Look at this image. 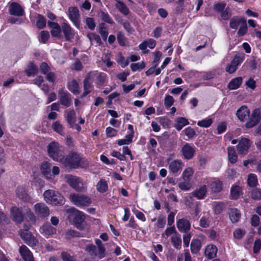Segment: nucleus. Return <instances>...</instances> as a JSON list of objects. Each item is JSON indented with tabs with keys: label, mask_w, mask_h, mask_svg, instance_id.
Segmentation results:
<instances>
[{
	"label": "nucleus",
	"mask_w": 261,
	"mask_h": 261,
	"mask_svg": "<svg viewBox=\"0 0 261 261\" xmlns=\"http://www.w3.org/2000/svg\"><path fill=\"white\" fill-rule=\"evenodd\" d=\"M217 251V248L215 245H207L205 249V256L208 259H212L213 258H214L216 256Z\"/></svg>",
	"instance_id": "24"
},
{
	"label": "nucleus",
	"mask_w": 261,
	"mask_h": 261,
	"mask_svg": "<svg viewBox=\"0 0 261 261\" xmlns=\"http://www.w3.org/2000/svg\"><path fill=\"white\" fill-rule=\"evenodd\" d=\"M116 8L124 15H127L129 13V10L127 6L122 2H119L115 5Z\"/></svg>",
	"instance_id": "37"
},
{
	"label": "nucleus",
	"mask_w": 261,
	"mask_h": 261,
	"mask_svg": "<svg viewBox=\"0 0 261 261\" xmlns=\"http://www.w3.org/2000/svg\"><path fill=\"white\" fill-rule=\"evenodd\" d=\"M174 99L172 96L168 95L165 96L164 104L166 107L169 108L173 103Z\"/></svg>",
	"instance_id": "64"
},
{
	"label": "nucleus",
	"mask_w": 261,
	"mask_h": 261,
	"mask_svg": "<svg viewBox=\"0 0 261 261\" xmlns=\"http://www.w3.org/2000/svg\"><path fill=\"white\" fill-rule=\"evenodd\" d=\"M242 193V189L238 186H233L231 188L230 195L232 199H238Z\"/></svg>",
	"instance_id": "33"
},
{
	"label": "nucleus",
	"mask_w": 261,
	"mask_h": 261,
	"mask_svg": "<svg viewBox=\"0 0 261 261\" xmlns=\"http://www.w3.org/2000/svg\"><path fill=\"white\" fill-rule=\"evenodd\" d=\"M100 16L101 19L106 22L110 24L114 23V21L107 13L101 11L100 12Z\"/></svg>",
	"instance_id": "48"
},
{
	"label": "nucleus",
	"mask_w": 261,
	"mask_h": 261,
	"mask_svg": "<svg viewBox=\"0 0 261 261\" xmlns=\"http://www.w3.org/2000/svg\"><path fill=\"white\" fill-rule=\"evenodd\" d=\"M171 242L173 246L177 249H180L181 246V239L178 234H175L172 236Z\"/></svg>",
	"instance_id": "31"
},
{
	"label": "nucleus",
	"mask_w": 261,
	"mask_h": 261,
	"mask_svg": "<svg viewBox=\"0 0 261 261\" xmlns=\"http://www.w3.org/2000/svg\"><path fill=\"white\" fill-rule=\"evenodd\" d=\"M176 225L178 230L181 233H187V232H190V222L185 218H181L177 220Z\"/></svg>",
	"instance_id": "13"
},
{
	"label": "nucleus",
	"mask_w": 261,
	"mask_h": 261,
	"mask_svg": "<svg viewBox=\"0 0 261 261\" xmlns=\"http://www.w3.org/2000/svg\"><path fill=\"white\" fill-rule=\"evenodd\" d=\"M260 119L259 110L256 109L254 110L249 121L246 123V127L248 128L253 127L259 122Z\"/></svg>",
	"instance_id": "14"
},
{
	"label": "nucleus",
	"mask_w": 261,
	"mask_h": 261,
	"mask_svg": "<svg viewBox=\"0 0 261 261\" xmlns=\"http://www.w3.org/2000/svg\"><path fill=\"white\" fill-rule=\"evenodd\" d=\"M69 185L77 191H84L86 189L87 185L82 180H68Z\"/></svg>",
	"instance_id": "22"
},
{
	"label": "nucleus",
	"mask_w": 261,
	"mask_h": 261,
	"mask_svg": "<svg viewBox=\"0 0 261 261\" xmlns=\"http://www.w3.org/2000/svg\"><path fill=\"white\" fill-rule=\"evenodd\" d=\"M53 129L57 133L62 134L63 133V127L59 121H56L52 125Z\"/></svg>",
	"instance_id": "50"
},
{
	"label": "nucleus",
	"mask_w": 261,
	"mask_h": 261,
	"mask_svg": "<svg viewBox=\"0 0 261 261\" xmlns=\"http://www.w3.org/2000/svg\"><path fill=\"white\" fill-rule=\"evenodd\" d=\"M99 33L101 35L102 39L104 40H106L107 38L108 32L105 27V23H101L100 24Z\"/></svg>",
	"instance_id": "53"
},
{
	"label": "nucleus",
	"mask_w": 261,
	"mask_h": 261,
	"mask_svg": "<svg viewBox=\"0 0 261 261\" xmlns=\"http://www.w3.org/2000/svg\"><path fill=\"white\" fill-rule=\"evenodd\" d=\"M85 23L87 27L91 30H93L95 28V23L93 18L87 17L85 20Z\"/></svg>",
	"instance_id": "57"
},
{
	"label": "nucleus",
	"mask_w": 261,
	"mask_h": 261,
	"mask_svg": "<svg viewBox=\"0 0 261 261\" xmlns=\"http://www.w3.org/2000/svg\"><path fill=\"white\" fill-rule=\"evenodd\" d=\"M189 124L188 119L184 117H179L176 120L175 127L177 130H180L182 127Z\"/></svg>",
	"instance_id": "35"
},
{
	"label": "nucleus",
	"mask_w": 261,
	"mask_h": 261,
	"mask_svg": "<svg viewBox=\"0 0 261 261\" xmlns=\"http://www.w3.org/2000/svg\"><path fill=\"white\" fill-rule=\"evenodd\" d=\"M51 34L53 37L60 38L61 35V29L60 26L58 24L51 29Z\"/></svg>",
	"instance_id": "62"
},
{
	"label": "nucleus",
	"mask_w": 261,
	"mask_h": 261,
	"mask_svg": "<svg viewBox=\"0 0 261 261\" xmlns=\"http://www.w3.org/2000/svg\"><path fill=\"white\" fill-rule=\"evenodd\" d=\"M191 186V183L189 180H184L179 184V188L183 190H189Z\"/></svg>",
	"instance_id": "60"
},
{
	"label": "nucleus",
	"mask_w": 261,
	"mask_h": 261,
	"mask_svg": "<svg viewBox=\"0 0 261 261\" xmlns=\"http://www.w3.org/2000/svg\"><path fill=\"white\" fill-rule=\"evenodd\" d=\"M46 19L44 17L41 15H38L37 17V21L36 25L39 29H42L46 26Z\"/></svg>",
	"instance_id": "45"
},
{
	"label": "nucleus",
	"mask_w": 261,
	"mask_h": 261,
	"mask_svg": "<svg viewBox=\"0 0 261 261\" xmlns=\"http://www.w3.org/2000/svg\"><path fill=\"white\" fill-rule=\"evenodd\" d=\"M49 156L55 161L61 163L64 155V147L57 142L50 143L47 146Z\"/></svg>",
	"instance_id": "3"
},
{
	"label": "nucleus",
	"mask_w": 261,
	"mask_h": 261,
	"mask_svg": "<svg viewBox=\"0 0 261 261\" xmlns=\"http://www.w3.org/2000/svg\"><path fill=\"white\" fill-rule=\"evenodd\" d=\"M193 173H194V170L193 169L191 168V167H188L187 168H186L183 172L182 173V177L184 178V179H188L189 178H190L193 174Z\"/></svg>",
	"instance_id": "49"
},
{
	"label": "nucleus",
	"mask_w": 261,
	"mask_h": 261,
	"mask_svg": "<svg viewBox=\"0 0 261 261\" xmlns=\"http://www.w3.org/2000/svg\"><path fill=\"white\" fill-rule=\"evenodd\" d=\"M68 16L69 19L76 28L80 25L79 10L77 7H71L68 9Z\"/></svg>",
	"instance_id": "9"
},
{
	"label": "nucleus",
	"mask_w": 261,
	"mask_h": 261,
	"mask_svg": "<svg viewBox=\"0 0 261 261\" xmlns=\"http://www.w3.org/2000/svg\"><path fill=\"white\" fill-rule=\"evenodd\" d=\"M40 71L43 74H46L50 71V67L45 62L42 63L39 67Z\"/></svg>",
	"instance_id": "59"
},
{
	"label": "nucleus",
	"mask_w": 261,
	"mask_h": 261,
	"mask_svg": "<svg viewBox=\"0 0 261 261\" xmlns=\"http://www.w3.org/2000/svg\"><path fill=\"white\" fill-rule=\"evenodd\" d=\"M201 243L198 239H194L191 243V250L193 254L198 253L201 249Z\"/></svg>",
	"instance_id": "29"
},
{
	"label": "nucleus",
	"mask_w": 261,
	"mask_h": 261,
	"mask_svg": "<svg viewBox=\"0 0 261 261\" xmlns=\"http://www.w3.org/2000/svg\"><path fill=\"white\" fill-rule=\"evenodd\" d=\"M145 67V64L142 62L141 63H132L130 68L132 71H136L138 70L143 69Z\"/></svg>",
	"instance_id": "54"
},
{
	"label": "nucleus",
	"mask_w": 261,
	"mask_h": 261,
	"mask_svg": "<svg viewBox=\"0 0 261 261\" xmlns=\"http://www.w3.org/2000/svg\"><path fill=\"white\" fill-rule=\"evenodd\" d=\"M85 250L92 256L98 257V251L96 247L93 244H88L85 247Z\"/></svg>",
	"instance_id": "34"
},
{
	"label": "nucleus",
	"mask_w": 261,
	"mask_h": 261,
	"mask_svg": "<svg viewBox=\"0 0 261 261\" xmlns=\"http://www.w3.org/2000/svg\"><path fill=\"white\" fill-rule=\"evenodd\" d=\"M45 201L55 205H61L64 203V197L58 192L48 190L43 194Z\"/></svg>",
	"instance_id": "4"
},
{
	"label": "nucleus",
	"mask_w": 261,
	"mask_h": 261,
	"mask_svg": "<svg viewBox=\"0 0 261 261\" xmlns=\"http://www.w3.org/2000/svg\"><path fill=\"white\" fill-rule=\"evenodd\" d=\"M245 233L246 232L244 230L241 228H237L233 231V237L235 239L240 240L244 236Z\"/></svg>",
	"instance_id": "52"
},
{
	"label": "nucleus",
	"mask_w": 261,
	"mask_h": 261,
	"mask_svg": "<svg viewBox=\"0 0 261 261\" xmlns=\"http://www.w3.org/2000/svg\"><path fill=\"white\" fill-rule=\"evenodd\" d=\"M244 59V54H236L231 62L238 67L243 62Z\"/></svg>",
	"instance_id": "43"
},
{
	"label": "nucleus",
	"mask_w": 261,
	"mask_h": 261,
	"mask_svg": "<svg viewBox=\"0 0 261 261\" xmlns=\"http://www.w3.org/2000/svg\"><path fill=\"white\" fill-rule=\"evenodd\" d=\"M206 193V188L203 186L193 192V195L199 199H203Z\"/></svg>",
	"instance_id": "32"
},
{
	"label": "nucleus",
	"mask_w": 261,
	"mask_h": 261,
	"mask_svg": "<svg viewBox=\"0 0 261 261\" xmlns=\"http://www.w3.org/2000/svg\"><path fill=\"white\" fill-rule=\"evenodd\" d=\"M9 13L11 15L21 16L23 15L24 11L22 6L17 3L12 2L9 6Z\"/></svg>",
	"instance_id": "12"
},
{
	"label": "nucleus",
	"mask_w": 261,
	"mask_h": 261,
	"mask_svg": "<svg viewBox=\"0 0 261 261\" xmlns=\"http://www.w3.org/2000/svg\"><path fill=\"white\" fill-rule=\"evenodd\" d=\"M39 230L41 234L46 237L51 236L56 233V229L49 223L43 224L40 227Z\"/></svg>",
	"instance_id": "17"
},
{
	"label": "nucleus",
	"mask_w": 261,
	"mask_h": 261,
	"mask_svg": "<svg viewBox=\"0 0 261 261\" xmlns=\"http://www.w3.org/2000/svg\"><path fill=\"white\" fill-rule=\"evenodd\" d=\"M69 198L75 205L79 207L87 206L91 203V198L84 195L72 194H70Z\"/></svg>",
	"instance_id": "5"
},
{
	"label": "nucleus",
	"mask_w": 261,
	"mask_h": 261,
	"mask_svg": "<svg viewBox=\"0 0 261 261\" xmlns=\"http://www.w3.org/2000/svg\"><path fill=\"white\" fill-rule=\"evenodd\" d=\"M212 119L208 118L201 121H199L197 123V125L200 127H208L212 124Z\"/></svg>",
	"instance_id": "47"
},
{
	"label": "nucleus",
	"mask_w": 261,
	"mask_h": 261,
	"mask_svg": "<svg viewBox=\"0 0 261 261\" xmlns=\"http://www.w3.org/2000/svg\"><path fill=\"white\" fill-rule=\"evenodd\" d=\"M50 164L47 162L42 163L40 167L41 173L44 175H47L50 172Z\"/></svg>",
	"instance_id": "39"
},
{
	"label": "nucleus",
	"mask_w": 261,
	"mask_h": 261,
	"mask_svg": "<svg viewBox=\"0 0 261 261\" xmlns=\"http://www.w3.org/2000/svg\"><path fill=\"white\" fill-rule=\"evenodd\" d=\"M245 19L243 17H239L238 16L233 17L230 20L229 27L232 29L237 30L239 24L242 23V19Z\"/></svg>",
	"instance_id": "30"
},
{
	"label": "nucleus",
	"mask_w": 261,
	"mask_h": 261,
	"mask_svg": "<svg viewBox=\"0 0 261 261\" xmlns=\"http://www.w3.org/2000/svg\"><path fill=\"white\" fill-rule=\"evenodd\" d=\"M68 89L73 94L76 95L80 93L79 86L75 80H72L68 83Z\"/></svg>",
	"instance_id": "27"
},
{
	"label": "nucleus",
	"mask_w": 261,
	"mask_h": 261,
	"mask_svg": "<svg viewBox=\"0 0 261 261\" xmlns=\"http://www.w3.org/2000/svg\"><path fill=\"white\" fill-rule=\"evenodd\" d=\"M58 94L60 103L66 108L69 107L72 102L71 94L63 89L59 90Z\"/></svg>",
	"instance_id": "7"
},
{
	"label": "nucleus",
	"mask_w": 261,
	"mask_h": 261,
	"mask_svg": "<svg viewBox=\"0 0 261 261\" xmlns=\"http://www.w3.org/2000/svg\"><path fill=\"white\" fill-rule=\"evenodd\" d=\"M211 189L214 192H219L222 188V183L221 180H216L211 184Z\"/></svg>",
	"instance_id": "44"
},
{
	"label": "nucleus",
	"mask_w": 261,
	"mask_h": 261,
	"mask_svg": "<svg viewBox=\"0 0 261 261\" xmlns=\"http://www.w3.org/2000/svg\"><path fill=\"white\" fill-rule=\"evenodd\" d=\"M183 163L180 160H175L169 162V169L173 173H176L181 170Z\"/></svg>",
	"instance_id": "21"
},
{
	"label": "nucleus",
	"mask_w": 261,
	"mask_h": 261,
	"mask_svg": "<svg viewBox=\"0 0 261 261\" xmlns=\"http://www.w3.org/2000/svg\"><path fill=\"white\" fill-rule=\"evenodd\" d=\"M251 141L247 138H242L237 145V149L240 154H246L248 152V149L251 145Z\"/></svg>",
	"instance_id": "8"
},
{
	"label": "nucleus",
	"mask_w": 261,
	"mask_h": 261,
	"mask_svg": "<svg viewBox=\"0 0 261 261\" xmlns=\"http://www.w3.org/2000/svg\"><path fill=\"white\" fill-rule=\"evenodd\" d=\"M251 197L255 200L261 199V191L258 189H255L251 192Z\"/></svg>",
	"instance_id": "63"
},
{
	"label": "nucleus",
	"mask_w": 261,
	"mask_h": 261,
	"mask_svg": "<svg viewBox=\"0 0 261 261\" xmlns=\"http://www.w3.org/2000/svg\"><path fill=\"white\" fill-rule=\"evenodd\" d=\"M191 237L192 234L191 232H187V233H185V234L183 236V243L185 247H188L189 246Z\"/></svg>",
	"instance_id": "61"
},
{
	"label": "nucleus",
	"mask_w": 261,
	"mask_h": 261,
	"mask_svg": "<svg viewBox=\"0 0 261 261\" xmlns=\"http://www.w3.org/2000/svg\"><path fill=\"white\" fill-rule=\"evenodd\" d=\"M35 214L38 218L43 219L49 215V210L48 206L44 203H37L34 206Z\"/></svg>",
	"instance_id": "6"
},
{
	"label": "nucleus",
	"mask_w": 261,
	"mask_h": 261,
	"mask_svg": "<svg viewBox=\"0 0 261 261\" xmlns=\"http://www.w3.org/2000/svg\"><path fill=\"white\" fill-rule=\"evenodd\" d=\"M49 37L48 32L42 31L40 34L39 41L42 43H45Z\"/></svg>",
	"instance_id": "51"
},
{
	"label": "nucleus",
	"mask_w": 261,
	"mask_h": 261,
	"mask_svg": "<svg viewBox=\"0 0 261 261\" xmlns=\"http://www.w3.org/2000/svg\"><path fill=\"white\" fill-rule=\"evenodd\" d=\"M242 78L241 77H238L233 79L230 81L228 85V88L230 90H235L238 89L242 83Z\"/></svg>",
	"instance_id": "28"
},
{
	"label": "nucleus",
	"mask_w": 261,
	"mask_h": 261,
	"mask_svg": "<svg viewBox=\"0 0 261 261\" xmlns=\"http://www.w3.org/2000/svg\"><path fill=\"white\" fill-rule=\"evenodd\" d=\"M210 220L208 217H202L199 221V225L203 228H207L210 226Z\"/></svg>",
	"instance_id": "55"
},
{
	"label": "nucleus",
	"mask_w": 261,
	"mask_h": 261,
	"mask_svg": "<svg viewBox=\"0 0 261 261\" xmlns=\"http://www.w3.org/2000/svg\"><path fill=\"white\" fill-rule=\"evenodd\" d=\"M19 234L25 243H26L27 240H29L30 238L32 236L30 232L23 231L22 229L20 230Z\"/></svg>",
	"instance_id": "58"
},
{
	"label": "nucleus",
	"mask_w": 261,
	"mask_h": 261,
	"mask_svg": "<svg viewBox=\"0 0 261 261\" xmlns=\"http://www.w3.org/2000/svg\"><path fill=\"white\" fill-rule=\"evenodd\" d=\"M89 73L93 74V75H91V77L93 80L95 78L96 82L98 86H101L105 83L107 77V75L105 73L92 71Z\"/></svg>",
	"instance_id": "20"
},
{
	"label": "nucleus",
	"mask_w": 261,
	"mask_h": 261,
	"mask_svg": "<svg viewBox=\"0 0 261 261\" xmlns=\"http://www.w3.org/2000/svg\"><path fill=\"white\" fill-rule=\"evenodd\" d=\"M229 161L231 164H234L238 160V155L233 147H228L227 149Z\"/></svg>",
	"instance_id": "26"
},
{
	"label": "nucleus",
	"mask_w": 261,
	"mask_h": 261,
	"mask_svg": "<svg viewBox=\"0 0 261 261\" xmlns=\"http://www.w3.org/2000/svg\"><path fill=\"white\" fill-rule=\"evenodd\" d=\"M236 115L238 119L243 122L249 116V110L246 106H243L238 110Z\"/></svg>",
	"instance_id": "23"
},
{
	"label": "nucleus",
	"mask_w": 261,
	"mask_h": 261,
	"mask_svg": "<svg viewBox=\"0 0 261 261\" xmlns=\"http://www.w3.org/2000/svg\"><path fill=\"white\" fill-rule=\"evenodd\" d=\"M87 37L91 43H96L98 45L101 43V40L99 36L95 33H89L87 35Z\"/></svg>",
	"instance_id": "41"
},
{
	"label": "nucleus",
	"mask_w": 261,
	"mask_h": 261,
	"mask_svg": "<svg viewBox=\"0 0 261 261\" xmlns=\"http://www.w3.org/2000/svg\"><path fill=\"white\" fill-rule=\"evenodd\" d=\"M10 216L12 219L17 223H21L23 221L24 217L22 210L16 206L11 208Z\"/></svg>",
	"instance_id": "11"
},
{
	"label": "nucleus",
	"mask_w": 261,
	"mask_h": 261,
	"mask_svg": "<svg viewBox=\"0 0 261 261\" xmlns=\"http://www.w3.org/2000/svg\"><path fill=\"white\" fill-rule=\"evenodd\" d=\"M92 75H93V74H90L89 73L84 81V92L82 95V97L88 95L92 89V83L93 80L91 77Z\"/></svg>",
	"instance_id": "15"
},
{
	"label": "nucleus",
	"mask_w": 261,
	"mask_h": 261,
	"mask_svg": "<svg viewBox=\"0 0 261 261\" xmlns=\"http://www.w3.org/2000/svg\"><path fill=\"white\" fill-rule=\"evenodd\" d=\"M61 257L63 261H75L74 257L66 251H63L61 253Z\"/></svg>",
	"instance_id": "56"
},
{
	"label": "nucleus",
	"mask_w": 261,
	"mask_h": 261,
	"mask_svg": "<svg viewBox=\"0 0 261 261\" xmlns=\"http://www.w3.org/2000/svg\"><path fill=\"white\" fill-rule=\"evenodd\" d=\"M65 114L67 123L73 128L76 122V114L74 110L72 109H67L65 111Z\"/></svg>",
	"instance_id": "18"
},
{
	"label": "nucleus",
	"mask_w": 261,
	"mask_h": 261,
	"mask_svg": "<svg viewBox=\"0 0 261 261\" xmlns=\"http://www.w3.org/2000/svg\"><path fill=\"white\" fill-rule=\"evenodd\" d=\"M242 23L237 32V34L239 36H243L246 34L247 32L248 28L246 20L245 19H242Z\"/></svg>",
	"instance_id": "40"
},
{
	"label": "nucleus",
	"mask_w": 261,
	"mask_h": 261,
	"mask_svg": "<svg viewBox=\"0 0 261 261\" xmlns=\"http://www.w3.org/2000/svg\"><path fill=\"white\" fill-rule=\"evenodd\" d=\"M225 204L223 202H216L214 203V211L215 213L219 214L221 213L224 208Z\"/></svg>",
	"instance_id": "46"
},
{
	"label": "nucleus",
	"mask_w": 261,
	"mask_h": 261,
	"mask_svg": "<svg viewBox=\"0 0 261 261\" xmlns=\"http://www.w3.org/2000/svg\"><path fill=\"white\" fill-rule=\"evenodd\" d=\"M95 244L97 245L98 247V258L100 259L104 257L105 256L106 249L101 241L100 240L97 239L95 241Z\"/></svg>",
	"instance_id": "36"
},
{
	"label": "nucleus",
	"mask_w": 261,
	"mask_h": 261,
	"mask_svg": "<svg viewBox=\"0 0 261 261\" xmlns=\"http://www.w3.org/2000/svg\"><path fill=\"white\" fill-rule=\"evenodd\" d=\"M62 30L67 40L69 41L74 38V30L69 24L63 22L62 24Z\"/></svg>",
	"instance_id": "16"
},
{
	"label": "nucleus",
	"mask_w": 261,
	"mask_h": 261,
	"mask_svg": "<svg viewBox=\"0 0 261 261\" xmlns=\"http://www.w3.org/2000/svg\"><path fill=\"white\" fill-rule=\"evenodd\" d=\"M181 151L185 159L190 160L195 154L196 148L193 145L186 143L182 147Z\"/></svg>",
	"instance_id": "10"
},
{
	"label": "nucleus",
	"mask_w": 261,
	"mask_h": 261,
	"mask_svg": "<svg viewBox=\"0 0 261 261\" xmlns=\"http://www.w3.org/2000/svg\"><path fill=\"white\" fill-rule=\"evenodd\" d=\"M69 219L72 220L75 226L81 230H83L85 226V216L83 213L78 211L74 207L68 210Z\"/></svg>",
	"instance_id": "2"
},
{
	"label": "nucleus",
	"mask_w": 261,
	"mask_h": 261,
	"mask_svg": "<svg viewBox=\"0 0 261 261\" xmlns=\"http://www.w3.org/2000/svg\"><path fill=\"white\" fill-rule=\"evenodd\" d=\"M38 68L36 65L34 64L33 63H30L25 72L28 76H30L32 74H35L38 73Z\"/></svg>",
	"instance_id": "42"
},
{
	"label": "nucleus",
	"mask_w": 261,
	"mask_h": 261,
	"mask_svg": "<svg viewBox=\"0 0 261 261\" xmlns=\"http://www.w3.org/2000/svg\"><path fill=\"white\" fill-rule=\"evenodd\" d=\"M229 215L230 220L232 223L238 222L241 216L240 211L236 208L229 210Z\"/></svg>",
	"instance_id": "25"
},
{
	"label": "nucleus",
	"mask_w": 261,
	"mask_h": 261,
	"mask_svg": "<svg viewBox=\"0 0 261 261\" xmlns=\"http://www.w3.org/2000/svg\"><path fill=\"white\" fill-rule=\"evenodd\" d=\"M19 253L25 261H34L32 253L25 245H22L19 248Z\"/></svg>",
	"instance_id": "19"
},
{
	"label": "nucleus",
	"mask_w": 261,
	"mask_h": 261,
	"mask_svg": "<svg viewBox=\"0 0 261 261\" xmlns=\"http://www.w3.org/2000/svg\"><path fill=\"white\" fill-rule=\"evenodd\" d=\"M61 163L64 166L71 169L85 168L89 165L88 161L85 158L73 151L70 152L65 158L64 156Z\"/></svg>",
	"instance_id": "1"
},
{
	"label": "nucleus",
	"mask_w": 261,
	"mask_h": 261,
	"mask_svg": "<svg viewBox=\"0 0 261 261\" xmlns=\"http://www.w3.org/2000/svg\"><path fill=\"white\" fill-rule=\"evenodd\" d=\"M96 186L97 190L100 193L106 192L108 189V183L106 180H99Z\"/></svg>",
	"instance_id": "38"
}]
</instances>
